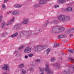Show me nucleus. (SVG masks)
I'll use <instances>...</instances> for the list:
<instances>
[{
    "instance_id": "obj_6",
    "label": "nucleus",
    "mask_w": 74,
    "mask_h": 74,
    "mask_svg": "<svg viewBox=\"0 0 74 74\" xmlns=\"http://www.w3.org/2000/svg\"><path fill=\"white\" fill-rule=\"evenodd\" d=\"M31 51H32V49L31 48L27 47L25 48V49L24 50V53H30L31 52Z\"/></svg>"
},
{
    "instance_id": "obj_4",
    "label": "nucleus",
    "mask_w": 74,
    "mask_h": 74,
    "mask_svg": "<svg viewBox=\"0 0 74 74\" xmlns=\"http://www.w3.org/2000/svg\"><path fill=\"white\" fill-rule=\"evenodd\" d=\"M1 68L3 69V71H9L10 70V67H9V65L7 64H5L1 66Z\"/></svg>"
},
{
    "instance_id": "obj_43",
    "label": "nucleus",
    "mask_w": 74,
    "mask_h": 74,
    "mask_svg": "<svg viewBox=\"0 0 74 74\" xmlns=\"http://www.w3.org/2000/svg\"><path fill=\"white\" fill-rule=\"evenodd\" d=\"M54 23H55V22H54Z\"/></svg>"
},
{
    "instance_id": "obj_25",
    "label": "nucleus",
    "mask_w": 74,
    "mask_h": 74,
    "mask_svg": "<svg viewBox=\"0 0 74 74\" xmlns=\"http://www.w3.org/2000/svg\"><path fill=\"white\" fill-rule=\"evenodd\" d=\"M59 45V44L58 43H55L54 44V48H55V47H58V46Z\"/></svg>"
},
{
    "instance_id": "obj_21",
    "label": "nucleus",
    "mask_w": 74,
    "mask_h": 74,
    "mask_svg": "<svg viewBox=\"0 0 74 74\" xmlns=\"http://www.w3.org/2000/svg\"><path fill=\"white\" fill-rule=\"evenodd\" d=\"M50 51H51V50L50 49H48L47 50V52H46L47 55L48 54H49V52H50Z\"/></svg>"
},
{
    "instance_id": "obj_27",
    "label": "nucleus",
    "mask_w": 74,
    "mask_h": 74,
    "mask_svg": "<svg viewBox=\"0 0 74 74\" xmlns=\"http://www.w3.org/2000/svg\"><path fill=\"white\" fill-rule=\"evenodd\" d=\"M55 60V58H51V62H53Z\"/></svg>"
},
{
    "instance_id": "obj_35",
    "label": "nucleus",
    "mask_w": 74,
    "mask_h": 74,
    "mask_svg": "<svg viewBox=\"0 0 74 74\" xmlns=\"http://www.w3.org/2000/svg\"><path fill=\"white\" fill-rule=\"evenodd\" d=\"M4 3H7L8 1L9 0H4Z\"/></svg>"
},
{
    "instance_id": "obj_1",
    "label": "nucleus",
    "mask_w": 74,
    "mask_h": 74,
    "mask_svg": "<svg viewBox=\"0 0 74 74\" xmlns=\"http://www.w3.org/2000/svg\"><path fill=\"white\" fill-rule=\"evenodd\" d=\"M40 71L43 72L44 71H46V73L48 74H52L53 73V72L51 71V70L49 69V64H46V68L45 69H44L43 68L41 69V67H39Z\"/></svg>"
},
{
    "instance_id": "obj_37",
    "label": "nucleus",
    "mask_w": 74,
    "mask_h": 74,
    "mask_svg": "<svg viewBox=\"0 0 74 74\" xmlns=\"http://www.w3.org/2000/svg\"><path fill=\"white\" fill-rule=\"evenodd\" d=\"M38 7L37 5H34V7Z\"/></svg>"
},
{
    "instance_id": "obj_30",
    "label": "nucleus",
    "mask_w": 74,
    "mask_h": 74,
    "mask_svg": "<svg viewBox=\"0 0 74 74\" xmlns=\"http://www.w3.org/2000/svg\"><path fill=\"white\" fill-rule=\"evenodd\" d=\"M59 7V6L58 5H56L54 6V8H57V7Z\"/></svg>"
},
{
    "instance_id": "obj_41",
    "label": "nucleus",
    "mask_w": 74,
    "mask_h": 74,
    "mask_svg": "<svg viewBox=\"0 0 74 74\" xmlns=\"http://www.w3.org/2000/svg\"><path fill=\"white\" fill-rule=\"evenodd\" d=\"M43 73H40V74H43Z\"/></svg>"
},
{
    "instance_id": "obj_16",
    "label": "nucleus",
    "mask_w": 74,
    "mask_h": 74,
    "mask_svg": "<svg viewBox=\"0 0 74 74\" xmlns=\"http://www.w3.org/2000/svg\"><path fill=\"white\" fill-rule=\"evenodd\" d=\"M56 27H57V28H58L59 30H62V29H63V27H59V26H58Z\"/></svg>"
},
{
    "instance_id": "obj_24",
    "label": "nucleus",
    "mask_w": 74,
    "mask_h": 74,
    "mask_svg": "<svg viewBox=\"0 0 74 74\" xmlns=\"http://www.w3.org/2000/svg\"><path fill=\"white\" fill-rule=\"evenodd\" d=\"M28 56L30 57V58H31L33 56V54L30 53L28 55Z\"/></svg>"
},
{
    "instance_id": "obj_7",
    "label": "nucleus",
    "mask_w": 74,
    "mask_h": 74,
    "mask_svg": "<svg viewBox=\"0 0 74 74\" xmlns=\"http://www.w3.org/2000/svg\"><path fill=\"white\" fill-rule=\"evenodd\" d=\"M49 0H40L39 1V4H45L47 3V1H49Z\"/></svg>"
},
{
    "instance_id": "obj_38",
    "label": "nucleus",
    "mask_w": 74,
    "mask_h": 74,
    "mask_svg": "<svg viewBox=\"0 0 74 74\" xmlns=\"http://www.w3.org/2000/svg\"><path fill=\"white\" fill-rule=\"evenodd\" d=\"M63 72L64 73V74H66V71H64Z\"/></svg>"
},
{
    "instance_id": "obj_3",
    "label": "nucleus",
    "mask_w": 74,
    "mask_h": 74,
    "mask_svg": "<svg viewBox=\"0 0 74 74\" xmlns=\"http://www.w3.org/2000/svg\"><path fill=\"white\" fill-rule=\"evenodd\" d=\"M46 46L44 45H37L35 48L34 49V50L36 52H39L42 51V50L45 49L46 47Z\"/></svg>"
},
{
    "instance_id": "obj_36",
    "label": "nucleus",
    "mask_w": 74,
    "mask_h": 74,
    "mask_svg": "<svg viewBox=\"0 0 74 74\" xmlns=\"http://www.w3.org/2000/svg\"><path fill=\"white\" fill-rule=\"evenodd\" d=\"M25 59H27V58H28V56H25Z\"/></svg>"
},
{
    "instance_id": "obj_23",
    "label": "nucleus",
    "mask_w": 74,
    "mask_h": 74,
    "mask_svg": "<svg viewBox=\"0 0 74 74\" xmlns=\"http://www.w3.org/2000/svg\"><path fill=\"white\" fill-rule=\"evenodd\" d=\"M2 8L3 9V10H5V9H6V7H5V5L3 4L2 5Z\"/></svg>"
},
{
    "instance_id": "obj_40",
    "label": "nucleus",
    "mask_w": 74,
    "mask_h": 74,
    "mask_svg": "<svg viewBox=\"0 0 74 74\" xmlns=\"http://www.w3.org/2000/svg\"><path fill=\"white\" fill-rule=\"evenodd\" d=\"M30 71H32V70H33V69L32 68L31 69H30Z\"/></svg>"
},
{
    "instance_id": "obj_5",
    "label": "nucleus",
    "mask_w": 74,
    "mask_h": 74,
    "mask_svg": "<svg viewBox=\"0 0 74 74\" xmlns=\"http://www.w3.org/2000/svg\"><path fill=\"white\" fill-rule=\"evenodd\" d=\"M62 11H71L72 8L70 7H68L66 8H62L61 9Z\"/></svg>"
},
{
    "instance_id": "obj_2",
    "label": "nucleus",
    "mask_w": 74,
    "mask_h": 74,
    "mask_svg": "<svg viewBox=\"0 0 74 74\" xmlns=\"http://www.w3.org/2000/svg\"><path fill=\"white\" fill-rule=\"evenodd\" d=\"M58 20L60 21H66L70 19V17L64 15H60L58 17Z\"/></svg>"
},
{
    "instance_id": "obj_8",
    "label": "nucleus",
    "mask_w": 74,
    "mask_h": 74,
    "mask_svg": "<svg viewBox=\"0 0 74 74\" xmlns=\"http://www.w3.org/2000/svg\"><path fill=\"white\" fill-rule=\"evenodd\" d=\"M22 5H19L18 4H16L14 5V7L15 8H19L22 7Z\"/></svg>"
},
{
    "instance_id": "obj_28",
    "label": "nucleus",
    "mask_w": 74,
    "mask_h": 74,
    "mask_svg": "<svg viewBox=\"0 0 74 74\" xmlns=\"http://www.w3.org/2000/svg\"><path fill=\"white\" fill-rule=\"evenodd\" d=\"M2 19H3V16H0V23L2 21Z\"/></svg>"
},
{
    "instance_id": "obj_18",
    "label": "nucleus",
    "mask_w": 74,
    "mask_h": 74,
    "mask_svg": "<svg viewBox=\"0 0 74 74\" xmlns=\"http://www.w3.org/2000/svg\"><path fill=\"white\" fill-rule=\"evenodd\" d=\"M6 23L5 22H3L2 24V28L4 29V27H5V26Z\"/></svg>"
},
{
    "instance_id": "obj_22",
    "label": "nucleus",
    "mask_w": 74,
    "mask_h": 74,
    "mask_svg": "<svg viewBox=\"0 0 74 74\" xmlns=\"http://www.w3.org/2000/svg\"><path fill=\"white\" fill-rule=\"evenodd\" d=\"M63 37H64V35H61L58 36L59 38H63Z\"/></svg>"
},
{
    "instance_id": "obj_20",
    "label": "nucleus",
    "mask_w": 74,
    "mask_h": 74,
    "mask_svg": "<svg viewBox=\"0 0 74 74\" xmlns=\"http://www.w3.org/2000/svg\"><path fill=\"white\" fill-rule=\"evenodd\" d=\"M69 59L71 60V62H72V63H74V60L72 58V57H69Z\"/></svg>"
},
{
    "instance_id": "obj_33",
    "label": "nucleus",
    "mask_w": 74,
    "mask_h": 74,
    "mask_svg": "<svg viewBox=\"0 0 74 74\" xmlns=\"http://www.w3.org/2000/svg\"><path fill=\"white\" fill-rule=\"evenodd\" d=\"M36 62H40V60H35Z\"/></svg>"
},
{
    "instance_id": "obj_26",
    "label": "nucleus",
    "mask_w": 74,
    "mask_h": 74,
    "mask_svg": "<svg viewBox=\"0 0 74 74\" xmlns=\"http://www.w3.org/2000/svg\"><path fill=\"white\" fill-rule=\"evenodd\" d=\"M24 48V46L23 45L21 47L18 48V50H20L21 49H22V48Z\"/></svg>"
},
{
    "instance_id": "obj_13",
    "label": "nucleus",
    "mask_w": 74,
    "mask_h": 74,
    "mask_svg": "<svg viewBox=\"0 0 74 74\" xmlns=\"http://www.w3.org/2000/svg\"><path fill=\"white\" fill-rule=\"evenodd\" d=\"M53 66H56V68H57V69H60V66L59 64H54Z\"/></svg>"
},
{
    "instance_id": "obj_32",
    "label": "nucleus",
    "mask_w": 74,
    "mask_h": 74,
    "mask_svg": "<svg viewBox=\"0 0 74 74\" xmlns=\"http://www.w3.org/2000/svg\"><path fill=\"white\" fill-rule=\"evenodd\" d=\"M48 24V21H47L45 23V26H47Z\"/></svg>"
},
{
    "instance_id": "obj_29",
    "label": "nucleus",
    "mask_w": 74,
    "mask_h": 74,
    "mask_svg": "<svg viewBox=\"0 0 74 74\" xmlns=\"http://www.w3.org/2000/svg\"><path fill=\"white\" fill-rule=\"evenodd\" d=\"M70 32L71 31L70 30H68L66 32V33H70Z\"/></svg>"
},
{
    "instance_id": "obj_44",
    "label": "nucleus",
    "mask_w": 74,
    "mask_h": 74,
    "mask_svg": "<svg viewBox=\"0 0 74 74\" xmlns=\"http://www.w3.org/2000/svg\"><path fill=\"white\" fill-rule=\"evenodd\" d=\"M71 33H72V32H71Z\"/></svg>"
},
{
    "instance_id": "obj_39",
    "label": "nucleus",
    "mask_w": 74,
    "mask_h": 74,
    "mask_svg": "<svg viewBox=\"0 0 74 74\" xmlns=\"http://www.w3.org/2000/svg\"><path fill=\"white\" fill-rule=\"evenodd\" d=\"M69 36L70 37H72V36H73V34H71Z\"/></svg>"
},
{
    "instance_id": "obj_34",
    "label": "nucleus",
    "mask_w": 74,
    "mask_h": 74,
    "mask_svg": "<svg viewBox=\"0 0 74 74\" xmlns=\"http://www.w3.org/2000/svg\"><path fill=\"white\" fill-rule=\"evenodd\" d=\"M12 12V11H10L8 12L7 13V14H10V13H11Z\"/></svg>"
},
{
    "instance_id": "obj_14",
    "label": "nucleus",
    "mask_w": 74,
    "mask_h": 74,
    "mask_svg": "<svg viewBox=\"0 0 74 74\" xmlns=\"http://www.w3.org/2000/svg\"><path fill=\"white\" fill-rule=\"evenodd\" d=\"M24 67V64H20L18 66V68L19 69H21V68H22V67Z\"/></svg>"
},
{
    "instance_id": "obj_42",
    "label": "nucleus",
    "mask_w": 74,
    "mask_h": 74,
    "mask_svg": "<svg viewBox=\"0 0 74 74\" xmlns=\"http://www.w3.org/2000/svg\"><path fill=\"white\" fill-rule=\"evenodd\" d=\"M61 60H62V58H61Z\"/></svg>"
},
{
    "instance_id": "obj_9",
    "label": "nucleus",
    "mask_w": 74,
    "mask_h": 74,
    "mask_svg": "<svg viewBox=\"0 0 74 74\" xmlns=\"http://www.w3.org/2000/svg\"><path fill=\"white\" fill-rule=\"evenodd\" d=\"M29 19L28 18H24L23 20V23H24V24H26L28 22Z\"/></svg>"
},
{
    "instance_id": "obj_45",
    "label": "nucleus",
    "mask_w": 74,
    "mask_h": 74,
    "mask_svg": "<svg viewBox=\"0 0 74 74\" xmlns=\"http://www.w3.org/2000/svg\"><path fill=\"white\" fill-rule=\"evenodd\" d=\"M73 69H74V67L73 68Z\"/></svg>"
},
{
    "instance_id": "obj_19",
    "label": "nucleus",
    "mask_w": 74,
    "mask_h": 74,
    "mask_svg": "<svg viewBox=\"0 0 74 74\" xmlns=\"http://www.w3.org/2000/svg\"><path fill=\"white\" fill-rule=\"evenodd\" d=\"M21 71L22 72L23 74H25L26 73V71L23 69H21Z\"/></svg>"
},
{
    "instance_id": "obj_12",
    "label": "nucleus",
    "mask_w": 74,
    "mask_h": 74,
    "mask_svg": "<svg viewBox=\"0 0 74 74\" xmlns=\"http://www.w3.org/2000/svg\"><path fill=\"white\" fill-rule=\"evenodd\" d=\"M12 15H17L19 14V12L18 11H14L12 12Z\"/></svg>"
},
{
    "instance_id": "obj_31",
    "label": "nucleus",
    "mask_w": 74,
    "mask_h": 74,
    "mask_svg": "<svg viewBox=\"0 0 74 74\" xmlns=\"http://www.w3.org/2000/svg\"><path fill=\"white\" fill-rule=\"evenodd\" d=\"M69 51L71 53H73V52H74L73 50H69Z\"/></svg>"
},
{
    "instance_id": "obj_10",
    "label": "nucleus",
    "mask_w": 74,
    "mask_h": 74,
    "mask_svg": "<svg viewBox=\"0 0 74 74\" xmlns=\"http://www.w3.org/2000/svg\"><path fill=\"white\" fill-rule=\"evenodd\" d=\"M15 21V18H14L13 19H12L11 21H10L8 23L7 25V26H8L9 25H11L12 22H14V21Z\"/></svg>"
},
{
    "instance_id": "obj_11",
    "label": "nucleus",
    "mask_w": 74,
    "mask_h": 74,
    "mask_svg": "<svg viewBox=\"0 0 74 74\" xmlns=\"http://www.w3.org/2000/svg\"><path fill=\"white\" fill-rule=\"evenodd\" d=\"M66 1H64L63 0H59L58 1V3L59 4H62V3H65Z\"/></svg>"
},
{
    "instance_id": "obj_17",
    "label": "nucleus",
    "mask_w": 74,
    "mask_h": 74,
    "mask_svg": "<svg viewBox=\"0 0 74 74\" xmlns=\"http://www.w3.org/2000/svg\"><path fill=\"white\" fill-rule=\"evenodd\" d=\"M19 25H14V29H15V30H17V29H18V27H19Z\"/></svg>"
},
{
    "instance_id": "obj_15",
    "label": "nucleus",
    "mask_w": 74,
    "mask_h": 74,
    "mask_svg": "<svg viewBox=\"0 0 74 74\" xmlns=\"http://www.w3.org/2000/svg\"><path fill=\"white\" fill-rule=\"evenodd\" d=\"M18 34V33L16 32L14 34L11 35V37H15Z\"/></svg>"
}]
</instances>
